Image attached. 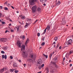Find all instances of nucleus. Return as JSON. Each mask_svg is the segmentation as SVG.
I'll use <instances>...</instances> for the list:
<instances>
[{
  "label": "nucleus",
  "mask_w": 73,
  "mask_h": 73,
  "mask_svg": "<svg viewBox=\"0 0 73 73\" xmlns=\"http://www.w3.org/2000/svg\"><path fill=\"white\" fill-rule=\"evenodd\" d=\"M11 32H14V31H13V30H11Z\"/></svg>",
  "instance_id": "obj_47"
},
{
  "label": "nucleus",
  "mask_w": 73,
  "mask_h": 73,
  "mask_svg": "<svg viewBox=\"0 0 73 73\" xmlns=\"http://www.w3.org/2000/svg\"><path fill=\"white\" fill-rule=\"evenodd\" d=\"M17 45L18 46L19 48L21 47V43L19 41H17Z\"/></svg>",
  "instance_id": "obj_10"
},
{
  "label": "nucleus",
  "mask_w": 73,
  "mask_h": 73,
  "mask_svg": "<svg viewBox=\"0 0 73 73\" xmlns=\"http://www.w3.org/2000/svg\"><path fill=\"white\" fill-rule=\"evenodd\" d=\"M3 49L5 50L7 49V47H4L3 48Z\"/></svg>",
  "instance_id": "obj_25"
},
{
  "label": "nucleus",
  "mask_w": 73,
  "mask_h": 73,
  "mask_svg": "<svg viewBox=\"0 0 73 73\" xmlns=\"http://www.w3.org/2000/svg\"><path fill=\"white\" fill-rule=\"evenodd\" d=\"M73 51H71L70 52V54H71V53H73Z\"/></svg>",
  "instance_id": "obj_42"
},
{
  "label": "nucleus",
  "mask_w": 73,
  "mask_h": 73,
  "mask_svg": "<svg viewBox=\"0 0 73 73\" xmlns=\"http://www.w3.org/2000/svg\"><path fill=\"white\" fill-rule=\"evenodd\" d=\"M19 17H20L21 18V19H22V20H24V19H25V16H23V15H19Z\"/></svg>",
  "instance_id": "obj_7"
},
{
  "label": "nucleus",
  "mask_w": 73,
  "mask_h": 73,
  "mask_svg": "<svg viewBox=\"0 0 73 73\" xmlns=\"http://www.w3.org/2000/svg\"><path fill=\"white\" fill-rule=\"evenodd\" d=\"M1 53H2V54H4L5 53V52L3 51H1Z\"/></svg>",
  "instance_id": "obj_33"
},
{
  "label": "nucleus",
  "mask_w": 73,
  "mask_h": 73,
  "mask_svg": "<svg viewBox=\"0 0 73 73\" xmlns=\"http://www.w3.org/2000/svg\"><path fill=\"white\" fill-rule=\"evenodd\" d=\"M37 10L38 11H41V9L40 8H37Z\"/></svg>",
  "instance_id": "obj_30"
},
{
  "label": "nucleus",
  "mask_w": 73,
  "mask_h": 73,
  "mask_svg": "<svg viewBox=\"0 0 73 73\" xmlns=\"http://www.w3.org/2000/svg\"><path fill=\"white\" fill-rule=\"evenodd\" d=\"M15 73H17L19 72V71L18 70H16L15 71Z\"/></svg>",
  "instance_id": "obj_34"
},
{
  "label": "nucleus",
  "mask_w": 73,
  "mask_h": 73,
  "mask_svg": "<svg viewBox=\"0 0 73 73\" xmlns=\"http://www.w3.org/2000/svg\"><path fill=\"white\" fill-rule=\"evenodd\" d=\"M54 60H57V58H54Z\"/></svg>",
  "instance_id": "obj_61"
},
{
  "label": "nucleus",
  "mask_w": 73,
  "mask_h": 73,
  "mask_svg": "<svg viewBox=\"0 0 73 73\" xmlns=\"http://www.w3.org/2000/svg\"><path fill=\"white\" fill-rule=\"evenodd\" d=\"M37 20H36V21H35V23H36V22H37Z\"/></svg>",
  "instance_id": "obj_55"
},
{
  "label": "nucleus",
  "mask_w": 73,
  "mask_h": 73,
  "mask_svg": "<svg viewBox=\"0 0 73 73\" xmlns=\"http://www.w3.org/2000/svg\"><path fill=\"white\" fill-rule=\"evenodd\" d=\"M70 66H72V64H70Z\"/></svg>",
  "instance_id": "obj_56"
},
{
  "label": "nucleus",
  "mask_w": 73,
  "mask_h": 73,
  "mask_svg": "<svg viewBox=\"0 0 73 73\" xmlns=\"http://www.w3.org/2000/svg\"><path fill=\"white\" fill-rule=\"evenodd\" d=\"M72 40L70 39L67 42H66V44L67 45H70V44H71L72 43Z\"/></svg>",
  "instance_id": "obj_6"
},
{
  "label": "nucleus",
  "mask_w": 73,
  "mask_h": 73,
  "mask_svg": "<svg viewBox=\"0 0 73 73\" xmlns=\"http://www.w3.org/2000/svg\"><path fill=\"white\" fill-rule=\"evenodd\" d=\"M41 3H43V1H44L45 2H46L47 0H40Z\"/></svg>",
  "instance_id": "obj_18"
},
{
  "label": "nucleus",
  "mask_w": 73,
  "mask_h": 73,
  "mask_svg": "<svg viewBox=\"0 0 73 73\" xmlns=\"http://www.w3.org/2000/svg\"><path fill=\"white\" fill-rule=\"evenodd\" d=\"M44 66V64H43L42 65L41 67H42V68H43Z\"/></svg>",
  "instance_id": "obj_38"
},
{
  "label": "nucleus",
  "mask_w": 73,
  "mask_h": 73,
  "mask_svg": "<svg viewBox=\"0 0 73 73\" xmlns=\"http://www.w3.org/2000/svg\"><path fill=\"white\" fill-rule=\"evenodd\" d=\"M8 30H6L5 31V33H7V32H8Z\"/></svg>",
  "instance_id": "obj_51"
},
{
  "label": "nucleus",
  "mask_w": 73,
  "mask_h": 73,
  "mask_svg": "<svg viewBox=\"0 0 73 73\" xmlns=\"http://www.w3.org/2000/svg\"><path fill=\"white\" fill-rule=\"evenodd\" d=\"M20 38H22L23 40H24L25 38V36H23L22 37H21V36L20 37Z\"/></svg>",
  "instance_id": "obj_20"
},
{
  "label": "nucleus",
  "mask_w": 73,
  "mask_h": 73,
  "mask_svg": "<svg viewBox=\"0 0 73 73\" xmlns=\"http://www.w3.org/2000/svg\"><path fill=\"white\" fill-rule=\"evenodd\" d=\"M11 23H10V24H9V26H11Z\"/></svg>",
  "instance_id": "obj_58"
},
{
  "label": "nucleus",
  "mask_w": 73,
  "mask_h": 73,
  "mask_svg": "<svg viewBox=\"0 0 73 73\" xmlns=\"http://www.w3.org/2000/svg\"><path fill=\"white\" fill-rule=\"evenodd\" d=\"M35 2L38 3V0H29V4L31 5H33L35 4Z\"/></svg>",
  "instance_id": "obj_1"
},
{
  "label": "nucleus",
  "mask_w": 73,
  "mask_h": 73,
  "mask_svg": "<svg viewBox=\"0 0 73 73\" xmlns=\"http://www.w3.org/2000/svg\"><path fill=\"white\" fill-rule=\"evenodd\" d=\"M56 44V42H54L53 44Z\"/></svg>",
  "instance_id": "obj_62"
},
{
  "label": "nucleus",
  "mask_w": 73,
  "mask_h": 73,
  "mask_svg": "<svg viewBox=\"0 0 73 73\" xmlns=\"http://www.w3.org/2000/svg\"><path fill=\"white\" fill-rule=\"evenodd\" d=\"M25 45H22V48H21V51H23V50H25Z\"/></svg>",
  "instance_id": "obj_14"
},
{
  "label": "nucleus",
  "mask_w": 73,
  "mask_h": 73,
  "mask_svg": "<svg viewBox=\"0 0 73 73\" xmlns=\"http://www.w3.org/2000/svg\"><path fill=\"white\" fill-rule=\"evenodd\" d=\"M5 73H9V72L8 70H6L5 72Z\"/></svg>",
  "instance_id": "obj_32"
},
{
  "label": "nucleus",
  "mask_w": 73,
  "mask_h": 73,
  "mask_svg": "<svg viewBox=\"0 0 73 73\" xmlns=\"http://www.w3.org/2000/svg\"><path fill=\"white\" fill-rule=\"evenodd\" d=\"M42 64V60L41 59H39L37 62V66H40V65Z\"/></svg>",
  "instance_id": "obj_3"
},
{
  "label": "nucleus",
  "mask_w": 73,
  "mask_h": 73,
  "mask_svg": "<svg viewBox=\"0 0 73 73\" xmlns=\"http://www.w3.org/2000/svg\"><path fill=\"white\" fill-rule=\"evenodd\" d=\"M1 15H2L1 13H0V17H1Z\"/></svg>",
  "instance_id": "obj_57"
},
{
  "label": "nucleus",
  "mask_w": 73,
  "mask_h": 73,
  "mask_svg": "<svg viewBox=\"0 0 73 73\" xmlns=\"http://www.w3.org/2000/svg\"><path fill=\"white\" fill-rule=\"evenodd\" d=\"M0 8H1V9H3V7L2 6H0Z\"/></svg>",
  "instance_id": "obj_50"
},
{
  "label": "nucleus",
  "mask_w": 73,
  "mask_h": 73,
  "mask_svg": "<svg viewBox=\"0 0 73 73\" xmlns=\"http://www.w3.org/2000/svg\"><path fill=\"white\" fill-rule=\"evenodd\" d=\"M19 62H21V60H19Z\"/></svg>",
  "instance_id": "obj_53"
},
{
  "label": "nucleus",
  "mask_w": 73,
  "mask_h": 73,
  "mask_svg": "<svg viewBox=\"0 0 73 73\" xmlns=\"http://www.w3.org/2000/svg\"><path fill=\"white\" fill-rule=\"evenodd\" d=\"M41 48H42V47H40L39 48V49H41Z\"/></svg>",
  "instance_id": "obj_64"
},
{
  "label": "nucleus",
  "mask_w": 73,
  "mask_h": 73,
  "mask_svg": "<svg viewBox=\"0 0 73 73\" xmlns=\"http://www.w3.org/2000/svg\"><path fill=\"white\" fill-rule=\"evenodd\" d=\"M28 25H29V24L27 23H26V25L25 26V28H27L28 27Z\"/></svg>",
  "instance_id": "obj_17"
},
{
  "label": "nucleus",
  "mask_w": 73,
  "mask_h": 73,
  "mask_svg": "<svg viewBox=\"0 0 73 73\" xmlns=\"http://www.w3.org/2000/svg\"><path fill=\"white\" fill-rule=\"evenodd\" d=\"M2 24H5V22H2Z\"/></svg>",
  "instance_id": "obj_43"
},
{
  "label": "nucleus",
  "mask_w": 73,
  "mask_h": 73,
  "mask_svg": "<svg viewBox=\"0 0 73 73\" xmlns=\"http://www.w3.org/2000/svg\"><path fill=\"white\" fill-rule=\"evenodd\" d=\"M13 66L14 68H17V64L15 63H14L13 64Z\"/></svg>",
  "instance_id": "obj_15"
},
{
  "label": "nucleus",
  "mask_w": 73,
  "mask_h": 73,
  "mask_svg": "<svg viewBox=\"0 0 73 73\" xmlns=\"http://www.w3.org/2000/svg\"><path fill=\"white\" fill-rule=\"evenodd\" d=\"M43 56L46 57V58H48V55H45V54H43Z\"/></svg>",
  "instance_id": "obj_22"
},
{
  "label": "nucleus",
  "mask_w": 73,
  "mask_h": 73,
  "mask_svg": "<svg viewBox=\"0 0 73 73\" xmlns=\"http://www.w3.org/2000/svg\"><path fill=\"white\" fill-rule=\"evenodd\" d=\"M54 65L55 67H56V68H57V65H56V64H54Z\"/></svg>",
  "instance_id": "obj_49"
},
{
  "label": "nucleus",
  "mask_w": 73,
  "mask_h": 73,
  "mask_svg": "<svg viewBox=\"0 0 73 73\" xmlns=\"http://www.w3.org/2000/svg\"><path fill=\"white\" fill-rule=\"evenodd\" d=\"M28 61H29V62H32V60L31 59H29L28 60Z\"/></svg>",
  "instance_id": "obj_24"
},
{
  "label": "nucleus",
  "mask_w": 73,
  "mask_h": 73,
  "mask_svg": "<svg viewBox=\"0 0 73 73\" xmlns=\"http://www.w3.org/2000/svg\"><path fill=\"white\" fill-rule=\"evenodd\" d=\"M2 58L3 59L5 58V59L6 60V59H7V55H3L2 56Z\"/></svg>",
  "instance_id": "obj_13"
},
{
  "label": "nucleus",
  "mask_w": 73,
  "mask_h": 73,
  "mask_svg": "<svg viewBox=\"0 0 73 73\" xmlns=\"http://www.w3.org/2000/svg\"><path fill=\"white\" fill-rule=\"evenodd\" d=\"M23 66H24V67H25L26 66V64H23Z\"/></svg>",
  "instance_id": "obj_45"
},
{
  "label": "nucleus",
  "mask_w": 73,
  "mask_h": 73,
  "mask_svg": "<svg viewBox=\"0 0 73 73\" xmlns=\"http://www.w3.org/2000/svg\"><path fill=\"white\" fill-rule=\"evenodd\" d=\"M16 12L17 13H19V11H16Z\"/></svg>",
  "instance_id": "obj_59"
},
{
  "label": "nucleus",
  "mask_w": 73,
  "mask_h": 73,
  "mask_svg": "<svg viewBox=\"0 0 73 73\" xmlns=\"http://www.w3.org/2000/svg\"><path fill=\"white\" fill-rule=\"evenodd\" d=\"M15 69H13V70L12 69H11L10 70V72H13V71L15 70Z\"/></svg>",
  "instance_id": "obj_28"
},
{
  "label": "nucleus",
  "mask_w": 73,
  "mask_h": 73,
  "mask_svg": "<svg viewBox=\"0 0 73 73\" xmlns=\"http://www.w3.org/2000/svg\"><path fill=\"white\" fill-rule=\"evenodd\" d=\"M59 46H60V45H59V44H58L56 46V48H58V47Z\"/></svg>",
  "instance_id": "obj_35"
},
{
  "label": "nucleus",
  "mask_w": 73,
  "mask_h": 73,
  "mask_svg": "<svg viewBox=\"0 0 73 73\" xmlns=\"http://www.w3.org/2000/svg\"><path fill=\"white\" fill-rule=\"evenodd\" d=\"M72 62V60H70L69 61V62Z\"/></svg>",
  "instance_id": "obj_54"
},
{
  "label": "nucleus",
  "mask_w": 73,
  "mask_h": 73,
  "mask_svg": "<svg viewBox=\"0 0 73 73\" xmlns=\"http://www.w3.org/2000/svg\"><path fill=\"white\" fill-rule=\"evenodd\" d=\"M46 29H47V28L45 29L44 30V32H43L44 34H45V33H46Z\"/></svg>",
  "instance_id": "obj_27"
},
{
  "label": "nucleus",
  "mask_w": 73,
  "mask_h": 73,
  "mask_svg": "<svg viewBox=\"0 0 73 73\" xmlns=\"http://www.w3.org/2000/svg\"><path fill=\"white\" fill-rule=\"evenodd\" d=\"M30 57L32 58H36V56H33V54H30Z\"/></svg>",
  "instance_id": "obj_11"
},
{
  "label": "nucleus",
  "mask_w": 73,
  "mask_h": 73,
  "mask_svg": "<svg viewBox=\"0 0 73 73\" xmlns=\"http://www.w3.org/2000/svg\"><path fill=\"white\" fill-rule=\"evenodd\" d=\"M57 39H58L57 37H55L54 38V40L55 41H56L57 40Z\"/></svg>",
  "instance_id": "obj_26"
},
{
  "label": "nucleus",
  "mask_w": 73,
  "mask_h": 73,
  "mask_svg": "<svg viewBox=\"0 0 73 73\" xmlns=\"http://www.w3.org/2000/svg\"><path fill=\"white\" fill-rule=\"evenodd\" d=\"M65 24V19H62V21L61 22V24L62 25H64Z\"/></svg>",
  "instance_id": "obj_9"
},
{
  "label": "nucleus",
  "mask_w": 73,
  "mask_h": 73,
  "mask_svg": "<svg viewBox=\"0 0 73 73\" xmlns=\"http://www.w3.org/2000/svg\"><path fill=\"white\" fill-rule=\"evenodd\" d=\"M4 9L5 10H8V8L6 7L4 8Z\"/></svg>",
  "instance_id": "obj_36"
},
{
  "label": "nucleus",
  "mask_w": 73,
  "mask_h": 73,
  "mask_svg": "<svg viewBox=\"0 0 73 73\" xmlns=\"http://www.w3.org/2000/svg\"><path fill=\"white\" fill-rule=\"evenodd\" d=\"M6 69H7L6 68H4L1 70H0V73H3V72H4V70H6Z\"/></svg>",
  "instance_id": "obj_8"
},
{
  "label": "nucleus",
  "mask_w": 73,
  "mask_h": 73,
  "mask_svg": "<svg viewBox=\"0 0 73 73\" xmlns=\"http://www.w3.org/2000/svg\"><path fill=\"white\" fill-rule=\"evenodd\" d=\"M16 28L17 29V31H19V27L17 26V27H16Z\"/></svg>",
  "instance_id": "obj_21"
},
{
  "label": "nucleus",
  "mask_w": 73,
  "mask_h": 73,
  "mask_svg": "<svg viewBox=\"0 0 73 73\" xmlns=\"http://www.w3.org/2000/svg\"><path fill=\"white\" fill-rule=\"evenodd\" d=\"M60 4H61V2L60 1H59L56 3V5H60Z\"/></svg>",
  "instance_id": "obj_19"
},
{
  "label": "nucleus",
  "mask_w": 73,
  "mask_h": 73,
  "mask_svg": "<svg viewBox=\"0 0 73 73\" xmlns=\"http://www.w3.org/2000/svg\"><path fill=\"white\" fill-rule=\"evenodd\" d=\"M29 42V39L28 38H27V40H26V42L25 43V45H27L28 44Z\"/></svg>",
  "instance_id": "obj_12"
},
{
  "label": "nucleus",
  "mask_w": 73,
  "mask_h": 73,
  "mask_svg": "<svg viewBox=\"0 0 73 73\" xmlns=\"http://www.w3.org/2000/svg\"><path fill=\"white\" fill-rule=\"evenodd\" d=\"M45 70L46 71V73H49V68H48V67H46L45 68Z\"/></svg>",
  "instance_id": "obj_16"
},
{
  "label": "nucleus",
  "mask_w": 73,
  "mask_h": 73,
  "mask_svg": "<svg viewBox=\"0 0 73 73\" xmlns=\"http://www.w3.org/2000/svg\"><path fill=\"white\" fill-rule=\"evenodd\" d=\"M44 45H45V42H44L42 43L41 44V45L42 46H44Z\"/></svg>",
  "instance_id": "obj_31"
},
{
  "label": "nucleus",
  "mask_w": 73,
  "mask_h": 73,
  "mask_svg": "<svg viewBox=\"0 0 73 73\" xmlns=\"http://www.w3.org/2000/svg\"><path fill=\"white\" fill-rule=\"evenodd\" d=\"M37 9V7L35 5L33 6L32 8V12L33 13H35L36 11V9Z\"/></svg>",
  "instance_id": "obj_2"
},
{
  "label": "nucleus",
  "mask_w": 73,
  "mask_h": 73,
  "mask_svg": "<svg viewBox=\"0 0 73 73\" xmlns=\"http://www.w3.org/2000/svg\"><path fill=\"white\" fill-rule=\"evenodd\" d=\"M8 6V7H10L11 6V5L10 4H9V3H8V4L7 5Z\"/></svg>",
  "instance_id": "obj_44"
},
{
  "label": "nucleus",
  "mask_w": 73,
  "mask_h": 73,
  "mask_svg": "<svg viewBox=\"0 0 73 73\" xmlns=\"http://www.w3.org/2000/svg\"><path fill=\"white\" fill-rule=\"evenodd\" d=\"M61 46H60L59 47V49H61Z\"/></svg>",
  "instance_id": "obj_48"
},
{
  "label": "nucleus",
  "mask_w": 73,
  "mask_h": 73,
  "mask_svg": "<svg viewBox=\"0 0 73 73\" xmlns=\"http://www.w3.org/2000/svg\"><path fill=\"white\" fill-rule=\"evenodd\" d=\"M9 65H11V62H9Z\"/></svg>",
  "instance_id": "obj_63"
},
{
  "label": "nucleus",
  "mask_w": 73,
  "mask_h": 73,
  "mask_svg": "<svg viewBox=\"0 0 73 73\" xmlns=\"http://www.w3.org/2000/svg\"><path fill=\"white\" fill-rule=\"evenodd\" d=\"M10 58L11 60H12V59H13V56H10Z\"/></svg>",
  "instance_id": "obj_40"
},
{
  "label": "nucleus",
  "mask_w": 73,
  "mask_h": 73,
  "mask_svg": "<svg viewBox=\"0 0 73 73\" xmlns=\"http://www.w3.org/2000/svg\"><path fill=\"white\" fill-rule=\"evenodd\" d=\"M50 27L49 26H48L47 27V30H48V31H49V30H50Z\"/></svg>",
  "instance_id": "obj_29"
},
{
  "label": "nucleus",
  "mask_w": 73,
  "mask_h": 73,
  "mask_svg": "<svg viewBox=\"0 0 73 73\" xmlns=\"http://www.w3.org/2000/svg\"><path fill=\"white\" fill-rule=\"evenodd\" d=\"M40 35V34L39 33H37V36L38 37H39Z\"/></svg>",
  "instance_id": "obj_37"
},
{
  "label": "nucleus",
  "mask_w": 73,
  "mask_h": 73,
  "mask_svg": "<svg viewBox=\"0 0 73 73\" xmlns=\"http://www.w3.org/2000/svg\"><path fill=\"white\" fill-rule=\"evenodd\" d=\"M22 56L23 57H27V54H26L24 52H22Z\"/></svg>",
  "instance_id": "obj_5"
},
{
  "label": "nucleus",
  "mask_w": 73,
  "mask_h": 73,
  "mask_svg": "<svg viewBox=\"0 0 73 73\" xmlns=\"http://www.w3.org/2000/svg\"><path fill=\"white\" fill-rule=\"evenodd\" d=\"M54 52L52 53V54H51L50 55V56H49L51 58V57H52V55H53V54H54Z\"/></svg>",
  "instance_id": "obj_23"
},
{
  "label": "nucleus",
  "mask_w": 73,
  "mask_h": 73,
  "mask_svg": "<svg viewBox=\"0 0 73 73\" xmlns=\"http://www.w3.org/2000/svg\"><path fill=\"white\" fill-rule=\"evenodd\" d=\"M43 5H44V6H46V4H45V3L44 4H43Z\"/></svg>",
  "instance_id": "obj_60"
},
{
  "label": "nucleus",
  "mask_w": 73,
  "mask_h": 73,
  "mask_svg": "<svg viewBox=\"0 0 73 73\" xmlns=\"http://www.w3.org/2000/svg\"><path fill=\"white\" fill-rule=\"evenodd\" d=\"M7 3H8V2L6 1V2L4 3V4L5 5H7Z\"/></svg>",
  "instance_id": "obj_41"
},
{
  "label": "nucleus",
  "mask_w": 73,
  "mask_h": 73,
  "mask_svg": "<svg viewBox=\"0 0 73 73\" xmlns=\"http://www.w3.org/2000/svg\"><path fill=\"white\" fill-rule=\"evenodd\" d=\"M11 8H12L13 9H15V8H14V7H13V6H11Z\"/></svg>",
  "instance_id": "obj_46"
},
{
  "label": "nucleus",
  "mask_w": 73,
  "mask_h": 73,
  "mask_svg": "<svg viewBox=\"0 0 73 73\" xmlns=\"http://www.w3.org/2000/svg\"><path fill=\"white\" fill-rule=\"evenodd\" d=\"M0 40L2 42H5L7 41V39L5 38H0Z\"/></svg>",
  "instance_id": "obj_4"
},
{
  "label": "nucleus",
  "mask_w": 73,
  "mask_h": 73,
  "mask_svg": "<svg viewBox=\"0 0 73 73\" xmlns=\"http://www.w3.org/2000/svg\"><path fill=\"white\" fill-rule=\"evenodd\" d=\"M65 58L64 57V58H63V61H65Z\"/></svg>",
  "instance_id": "obj_52"
},
{
  "label": "nucleus",
  "mask_w": 73,
  "mask_h": 73,
  "mask_svg": "<svg viewBox=\"0 0 73 73\" xmlns=\"http://www.w3.org/2000/svg\"><path fill=\"white\" fill-rule=\"evenodd\" d=\"M45 39V37H43V38L42 39V41L44 40Z\"/></svg>",
  "instance_id": "obj_39"
}]
</instances>
